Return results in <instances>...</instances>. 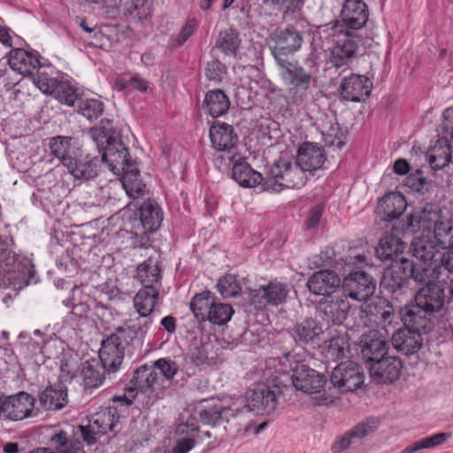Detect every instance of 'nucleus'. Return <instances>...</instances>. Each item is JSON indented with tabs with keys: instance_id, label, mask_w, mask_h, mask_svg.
Masks as SVG:
<instances>
[{
	"instance_id": "nucleus-1",
	"label": "nucleus",
	"mask_w": 453,
	"mask_h": 453,
	"mask_svg": "<svg viewBox=\"0 0 453 453\" xmlns=\"http://www.w3.org/2000/svg\"><path fill=\"white\" fill-rule=\"evenodd\" d=\"M90 136L102 152L101 161L106 163L113 173L119 175L133 167L128 149L115 133L112 120L103 119L99 127L90 130Z\"/></svg>"
},
{
	"instance_id": "nucleus-2",
	"label": "nucleus",
	"mask_w": 453,
	"mask_h": 453,
	"mask_svg": "<svg viewBox=\"0 0 453 453\" xmlns=\"http://www.w3.org/2000/svg\"><path fill=\"white\" fill-rule=\"evenodd\" d=\"M421 229L432 236L441 251L453 247V221L440 220V215L436 211L424 209L409 216L406 231L418 233Z\"/></svg>"
},
{
	"instance_id": "nucleus-3",
	"label": "nucleus",
	"mask_w": 453,
	"mask_h": 453,
	"mask_svg": "<svg viewBox=\"0 0 453 453\" xmlns=\"http://www.w3.org/2000/svg\"><path fill=\"white\" fill-rule=\"evenodd\" d=\"M283 83L288 87V92L296 102L303 101L315 83L314 75L318 64L313 57L305 59L304 66L286 61L277 64Z\"/></svg>"
},
{
	"instance_id": "nucleus-4",
	"label": "nucleus",
	"mask_w": 453,
	"mask_h": 453,
	"mask_svg": "<svg viewBox=\"0 0 453 453\" xmlns=\"http://www.w3.org/2000/svg\"><path fill=\"white\" fill-rule=\"evenodd\" d=\"M307 176L297 164L281 157L269 168L263 183L264 191L280 192L283 188H299L305 185Z\"/></svg>"
},
{
	"instance_id": "nucleus-5",
	"label": "nucleus",
	"mask_w": 453,
	"mask_h": 453,
	"mask_svg": "<svg viewBox=\"0 0 453 453\" xmlns=\"http://www.w3.org/2000/svg\"><path fill=\"white\" fill-rule=\"evenodd\" d=\"M430 268L413 265V262L401 257L391 263L384 272L381 286L395 296V299L401 298L407 292L408 279L412 277L415 281H425Z\"/></svg>"
},
{
	"instance_id": "nucleus-6",
	"label": "nucleus",
	"mask_w": 453,
	"mask_h": 453,
	"mask_svg": "<svg viewBox=\"0 0 453 453\" xmlns=\"http://www.w3.org/2000/svg\"><path fill=\"white\" fill-rule=\"evenodd\" d=\"M34 265L30 258L12 251L0 255V288L20 290L33 279Z\"/></svg>"
},
{
	"instance_id": "nucleus-7",
	"label": "nucleus",
	"mask_w": 453,
	"mask_h": 453,
	"mask_svg": "<svg viewBox=\"0 0 453 453\" xmlns=\"http://www.w3.org/2000/svg\"><path fill=\"white\" fill-rule=\"evenodd\" d=\"M291 380L297 390L316 395L314 401L317 405H326L331 402L329 396L323 391L326 379L317 371L304 365H298L292 370Z\"/></svg>"
},
{
	"instance_id": "nucleus-8",
	"label": "nucleus",
	"mask_w": 453,
	"mask_h": 453,
	"mask_svg": "<svg viewBox=\"0 0 453 453\" xmlns=\"http://www.w3.org/2000/svg\"><path fill=\"white\" fill-rule=\"evenodd\" d=\"M158 295V290L154 286H146L134 296L133 303L137 316L129 319L127 326L135 334H145L152 324L150 314L155 309Z\"/></svg>"
},
{
	"instance_id": "nucleus-9",
	"label": "nucleus",
	"mask_w": 453,
	"mask_h": 453,
	"mask_svg": "<svg viewBox=\"0 0 453 453\" xmlns=\"http://www.w3.org/2000/svg\"><path fill=\"white\" fill-rule=\"evenodd\" d=\"M416 235L411 242L413 256L419 260L420 264H414L413 265H418L420 267L430 268V271L426 276V280L429 277H438V257L441 253V250L437 247L432 239L426 233L421 229L418 233H414Z\"/></svg>"
},
{
	"instance_id": "nucleus-10",
	"label": "nucleus",
	"mask_w": 453,
	"mask_h": 453,
	"mask_svg": "<svg viewBox=\"0 0 453 453\" xmlns=\"http://www.w3.org/2000/svg\"><path fill=\"white\" fill-rule=\"evenodd\" d=\"M270 50L277 64L288 61L287 58L298 51L303 44L301 33L294 27L276 29L270 36Z\"/></svg>"
},
{
	"instance_id": "nucleus-11",
	"label": "nucleus",
	"mask_w": 453,
	"mask_h": 453,
	"mask_svg": "<svg viewBox=\"0 0 453 453\" xmlns=\"http://www.w3.org/2000/svg\"><path fill=\"white\" fill-rule=\"evenodd\" d=\"M342 288L345 297L365 302L374 294L376 282L368 273L357 271L343 279Z\"/></svg>"
},
{
	"instance_id": "nucleus-12",
	"label": "nucleus",
	"mask_w": 453,
	"mask_h": 453,
	"mask_svg": "<svg viewBox=\"0 0 453 453\" xmlns=\"http://www.w3.org/2000/svg\"><path fill=\"white\" fill-rule=\"evenodd\" d=\"M119 418L113 407L96 413L88 425L80 426L83 440L88 445L95 444L102 435L114 429Z\"/></svg>"
},
{
	"instance_id": "nucleus-13",
	"label": "nucleus",
	"mask_w": 453,
	"mask_h": 453,
	"mask_svg": "<svg viewBox=\"0 0 453 453\" xmlns=\"http://www.w3.org/2000/svg\"><path fill=\"white\" fill-rule=\"evenodd\" d=\"M389 329L385 326L363 333L359 351L365 364L386 354L388 347Z\"/></svg>"
},
{
	"instance_id": "nucleus-14",
	"label": "nucleus",
	"mask_w": 453,
	"mask_h": 453,
	"mask_svg": "<svg viewBox=\"0 0 453 453\" xmlns=\"http://www.w3.org/2000/svg\"><path fill=\"white\" fill-rule=\"evenodd\" d=\"M277 406V397L274 390L265 384H259L250 388L246 393V412L255 415L270 414Z\"/></svg>"
},
{
	"instance_id": "nucleus-15",
	"label": "nucleus",
	"mask_w": 453,
	"mask_h": 453,
	"mask_svg": "<svg viewBox=\"0 0 453 453\" xmlns=\"http://www.w3.org/2000/svg\"><path fill=\"white\" fill-rule=\"evenodd\" d=\"M330 380L342 392L354 391L363 385L364 374L356 363L346 361L334 368Z\"/></svg>"
},
{
	"instance_id": "nucleus-16",
	"label": "nucleus",
	"mask_w": 453,
	"mask_h": 453,
	"mask_svg": "<svg viewBox=\"0 0 453 453\" xmlns=\"http://www.w3.org/2000/svg\"><path fill=\"white\" fill-rule=\"evenodd\" d=\"M372 380L378 383H391L401 376L403 365L395 357H385L375 358L366 363Z\"/></svg>"
},
{
	"instance_id": "nucleus-17",
	"label": "nucleus",
	"mask_w": 453,
	"mask_h": 453,
	"mask_svg": "<svg viewBox=\"0 0 453 453\" xmlns=\"http://www.w3.org/2000/svg\"><path fill=\"white\" fill-rule=\"evenodd\" d=\"M4 415L10 420L19 421L37 417L39 413L35 410V398L22 391L4 401Z\"/></svg>"
},
{
	"instance_id": "nucleus-18",
	"label": "nucleus",
	"mask_w": 453,
	"mask_h": 453,
	"mask_svg": "<svg viewBox=\"0 0 453 453\" xmlns=\"http://www.w3.org/2000/svg\"><path fill=\"white\" fill-rule=\"evenodd\" d=\"M197 413L203 425L211 426H219L225 420L229 422L230 418L245 414L243 411H239L237 408H226L216 400L203 401L197 407Z\"/></svg>"
},
{
	"instance_id": "nucleus-19",
	"label": "nucleus",
	"mask_w": 453,
	"mask_h": 453,
	"mask_svg": "<svg viewBox=\"0 0 453 453\" xmlns=\"http://www.w3.org/2000/svg\"><path fill=\"white\" fill-rule=\"evenodd\" d=\"M125 352V343L118 334H111L103 341L99 350V358L104 370L115 372L120 367Z\"/></svg>"
},
{
	"instance_id": "nucleus-20",
	"label": "nucleus",
	"mask_w": 453,
	"mask_h": 453,
	"mask_svg": "<svg viewBox=\"0 0 453 453\" xmlns=\"http://www.w3.org/2000/svg\"><path fill=\"white\" fill-rule=\"evenodd\" d=\"M372 91V82L365 75L352 74L344 77L341 83V95L343 99L360 102L367 98Z\"/></svg>"
},
{
	"instance_id": "nucleus-21",
	"label": "nucleus",
	"mask_w": 453,
	"mask_h": 453,
	"mask_svg": "<svg viewBox=\"0 0 453 453\" xmlns=\"http://www.w3.org/2000/svg\"><path fill=\"white\" fill-rule=\"evenodd\" d=\"M444 301V289L439 284L429 280L415 294V303L432 314L442 309Z\"/></svg>"
},
{
	"instance_id": "nucleus-22",
	"label": "nucleus",
	"mask_w": 453,
	"mask_h": 453,
	"mask_svg": "<svg viewBox=\"0 0 453 453\" xmlns=\"http://www.w3.org/2000/svg\"><path fill=\"white\" fill-rule=\"evenodd\" d=\"M98 166L99 160L96 157L84 154L80 150L65 168L74 179L88 180L97 175Z\"/></svg>"
},
{
	"instance_id": "nucleus-23",
	"label": "nucleus",
	"mask_w": 453,
	"mask_h": 453,
	"mask_svg": "<svg viewBox=\"0 0 453 453\" xmlns=\"http://www.w3.org/2000/svg\"><path fill=\"white\" fill-rule=\"evenodd\" d=\"M98 4L108 14L115 13L123 6L125 15L133 20L147 19L150 14L145 0H100Z\"/></svg>"
},
{
	"instance_id": "nucleus-24",
	"label": "nucleus",
	"mask_w": 453,
	"mask_h": 453,
	"mask_svg": "<svg viewBox=\"0 0 453 453\" xmlns=\"http://www.w3.org/2000/svg\"><path fill=\"white\" fill-rule=\"evenodd\" d=\"M162 220L163 212L155 201L147 200L141 205L139 224L143 229V234L141 235L139 247H147L143 242V241H148L146 234L156 231L160 226Z\"/></svg>"
},
{
	"instance_id": "nucleus-25",
	"label": "nucleus",
	"mask_w": 453,
	"mask_h": 453,
	"mask_svg": "<svg viewBox=\"0 0 453 453\" xmlns=\"http://www.w3.org/2000/svg\"><path fill=\"white\" fill-rule=\"evenodd\" d=\"M334 43V46L330 49L329 60L335 67L348 64L353 58L358 48V41L352 33L342 35Z\"/></svg>"
},
{
	"instance_id": "nucleus-26",
	"label": "nucleus",
	"mask_w": 453,
	"mask_h": 453,
	"mask_svg": "<svg viewBox=\"0 0 453 453\" xmlns=\"http://www.w3.org/2000/svg\"><path fill=\"white\" fill-rule=\"evenodd\" d=\"M433 314L418 303L408 305L402 311V321L406 327L425 334L433 327Z\"/></svg>"
},
{
	"instance_id": "nucleus-27",
	"label": "nucleus",
	"mask_w": 453,
	"mask_h": 453,
	"mask_svg": "<svg viewBox=\"0 0 453 453\" xmlns=\"http://www.w3.org/2000/svg\"><path fill=\"white\" fill-rule=\"evenodd\" d=\"M326 160L323 148L312 142L303 143L297 150L296 161L304 172L321 169Z\"/></svg>"
},
{
	"instance_id": "nucleus-28",
	"label": "nucleus",
	"mask_w": 453,
	"mask_h": 453,
	"mask_svg": "<svg viewBox=\"0 0 453 453\" xmlns=\"http://www.w3.org/2000/svg\"><path fill=\"white\" fill-rule=\"evenodd\" d=\"M10 67L23 76H30L40 67L39 55L23 49H13L8 54Z\"/></svg>"
},
{
	"instance_id": "nucleus-29",
	"label": "nucleus",
	"mask_w": 453,
	"mask_h": 453,
	"mask_svg": "<svg viewBox=\"0 0 453 453\" xmlns=\"http://www.w3.org/2000/svg\"><path fill=\"white\" fill-rule=\"evenodd\" d=\"M340 277L331 270L314 273L307 281L309 290L316 296H329L339 288Z\"/></svg>"
},
{
	"instance_id": "nucleus-30",
	"label": "nucleus",
	"mask_w": 453,
	"mask_h": 453,
	"mask_svg": "<svg viewBox=\"0 0 453 453\" xmlns=\"http://www.w3.org/2000/svg\"><path fill=\"white\" fill-rule=\"evenodd\" d=\"M349 303L344 296H326L319 301L318 311L323 314L326 320L334 324H341L347 317Z\"/></svg>"
},
{
	"instance_id": "nucleus-31",
	"label": "nucleus",
	"mask_w": 453,
	"mask_h": 453,
	"mask_svg": "<svg viewBox=\"0 0 453 453\" xmlns=\"http://www.w3.org/2000/svg\"><path fill=\"white\" fill-rule=\"evenodd\" d=\"M342 21L351 29L363 27L368 19L367 6L362 0H346L342 7Z\"/></svg>"
},
{
	"instance_id": "nucleus-32",
	"label": "nucleus",
	"mask_w": 453,
	"mask_h": 453,
	"mask_svg": "<svg viewBox=\"0 0 453 453\" xmlns=\"http://www.w3.org/2000/svg\"><path fill=\"white\" fill-rule=\"evenodd\" d=\"M421 334V333L405 326L393 333L391 342L397 351L405 355H411L418 352L422 346Z\"/></svg>"
},
{
	"instance_id": "nucleus-33",
	"label": "nucleus",
	"mask_w": 453,
	"mask_h": 453,
	"mask_svg": "<svg viewBox=\"0 0 453 453\" xmlns=\"http://www.w3.org/2000/svg\"><path fill=\"white\" fill-rule=\"evenodd\" d=\"M240 160L241 158L235 160V157H230V161L233 163V179L242 187L255 188L260 186L263 190V183L265 178L259 172L252 169L247 162Z\"/></svg>"
},
{
	"instance_id": "nucleus-34",
	"label": "nucleus",
	"mask_w": 453,
	"mask_h": 453,
	"mask_svg": "<svg viewBox=\"0 0 453 453\" xmlns=\"http://www.w3.org/2000/svg\"><path fill=\"white\" fill-rule=\"evenodd\" d=\"M210 138L214 149L227 151L235 145L238 136L231 125L216 121L210 128Z\"/></svg>"
},
{
	"instance_id": "nucleus-35",
	"label": "nucleus",
	"mask_w": 453,
	"mask_h": 453,
	"mask_svg": "<svg viewBox=\"0 0 453 453\" xmlns=\"http://www.w3.org/2000/svg\"><path fill=\"white\" fill-rule=\"evenodd\" d=\"M406 205L403 196L392 192L379 201L376 212L382 220L389 221L399 218L406 210Z\"/></svg>"
},
{
	"instance_id": "nucleus-36",
	"label": "nucleus",
	"mask_w": 453,
	"mask_h": 453,
	"mask_svg": "<svg viewBox=\"0 0 453 453\" xmlns=\"http://www.w3.org/2000/svg\"><path fill=\"white\" fill-rule=\"evenodd\" d=\"M68 403L66 387L57 382L46 388L39 395V403L45 411H58Z\"/></svg>"
},
{
	"instance_id": "nucleus-37",
	"label": "nucleus",
	"mask_w": 453,
	"mask_h": 453,
	"mask_svg": "<svg viewBox=\"0 0 453 453\" xmlns=\"http://www.w3.org/2000/svg\"><path fill=\"white\" fill-rule=\"evenodd\" d=\"M31 453H85L81 443L67 436L66 433H56L50 440V448H39Z\"/></svg>"
},
{
	"instance_id": "nucleus-38",
	"label": "nucleus",
	"mask_w": 453,
	"mask_h": 453,
	"mask_svg": "<svg viewBox=\"0 0 453 453\" xmlns=\"http://www.w3.org/2000/svg\"><path fill=\"white\" fill-rule=\"evenodd\" d=\"M49 148L51 155L57 157L66 167L80 148L70 136L58 135L50 139Z\"/></svg>"
},
{
	"instance_id": "nucleus-39",
	"label": "nucleus",
	"mask_w": 453,
	"mask_h": 453,
	"mask_svg": "<svg viewBox=\"0 0 453 453\" xmlns=\"http://www.w3.org/2000/svg\"><path fill=\"white\" fill-rule=\"evenodd\" d=\"M321 324L313 319H305L295 325L292 334L296 342L303 344L314 343L323 334Z\"/></svg>"
},
{
	"instance_id": "nucleus-40",
	"label": "nucleus",
	"mask_w": 453,
	"mask_h": 453,
	"mask_svg": "<svg viewBox=\"0 0 453 453\" xmlns=\"http://www.w3.org/2000/svg\"><path fill=\"white\" fill-rule=\"evenodd\" d=\"M405 250V244L400 238L394 234L384 236L376 248L377 257L382 261L400 260V257Z\"/></svg>"
},
{
	"instance_id": "nucleus-41",
	"label": "nucleus",
	"mask_w": 453,
	"mask_h": 453,
	"mask_svg": "<svg viewBox=\"0 0 453 453\" xmlns=\"http://www.w3.org/2000/svg\"><path fill=\"white\" fill-rule=\"evenodd\" d=\"M230 102L227 96L220 89L210 90L205 94L203 109L212 118H218L227 111Z\"/></svg>"
},
{
	"instance_id": "nucleus-42",
	"label": "nucleus",
	"mask_w": 453,
	"mask_h": 453,
	"mask_svg": "<svg viewBox=\"0 0 453 453\" xmlns=\"http://www.w3.org/2000/svg\"><path fill=\"white\" fill-rule=\"evenodd\" d=\"M452 154L449 142L442 137L429 149L427 160L432 169L441 170L450 163Z\"/></svg>"
},
{
	"instance_id": "nucleus-43",
	"label": "nucleus",
	"mask_w": 453,
	"mask_h": 453,
	"mask_svg": "<svg viewBox=\"0 0 453 453\" xmlns=\"http://www.w3.org/2000/svg\"><path fill=\"white\" fill-rule=\"evenodd\" d=\"M376 429V425H371L370 423H361L356 426L353 429L349 430L344 435L337 438L332 446L334 453H340L345 450L355 439H361L373 430Z\"/></svg>"
},
{
	"instance_id": "nucleus-44",
	"label": "nucleus",
	"mask_w": 453,
	"mask_h": 453,
	"mask_svg": "<svg viewBox=\"0 0 453 453\" xmlns=\"http://www.w3.org/2000/svg\"><path fill=\"white\" fill-rule=\"evenodd\" d=\"M158 380V372L155 367L142 365L134 372L131 384L136 390L145 392L151 389Z\"/></svg>"
},
{
	"instance_id": "nucleus-45",
	"label": "nucleus",
	"mask_w": 453,
	"mask_h": 453,
	"mask_svg": "<svg viewBox=\"0 0 453 453\" xmlns=\"http://www.w3.org/2000/svg\"><path fill=\"white\" fill-rule=\"evenodd\" d=\"M256 292V296L264 298L266 303L278 305L286 300L288 289L287 285L281 282H270Z\"/></svg>"
},
{
	"instance_id": "nucleus-46",
	"label": "nucleus",
	"mask_w": 453,
	"mask_h": 453,
	"mask_svg": "<svg viewBox=\"0 0 453 453\" xmlns=\"http://www.w3.org/2000/svg\"><path fill=\"white\" fill-rule=\"evenodd\" d=\"M135 276L143 287L153 286L154 283L158 282L161 274L157 261L152 257H148L137 266Z\"/></svg>"
},
{
	"instance_id": "nucleus-47",
	"label": "nucleus",
	"mask_w": 453,
	"mask_h": 453,
	"mask_svg": "<svg viewBox=\"0 0 453 453\" xmlns=\"http://www.w3.org/2000/svg\"><path fill=\"white\" fill-rule=\"evenodd\" d=\"M198 431V427L193 423L180 424L177 427V434H187L186 436L177 440L174 447L173 448V453H188L196 446V436Z\"/></svg>"
},
{
	"instance_id": "nucleus-48",
	"label": "nucleus",
	"mask_w": 453,
	"mask_h": 453,
	"mask_svg": "<svg viewBox=\"0 0 453 453\" xmlns=\"http://www.w3.org/2000/svg\"><path fill=\"white\" fill-rule=\"evenodd\" d=\"M239 33L234 28H227L221 31L216 42V47L225 55L234 57L241 45Z\"/></svg>"
},
{
	"instance_id": "nucleus-49",
	"label": "nucleus",
	"mask_w": 453,
	"mask_h": 453,
	"mask_svg": "<svg viewBox=\"0 0 453 453\" xmlns=\"http://www.w3.org/2000/svg\"><path fill=\"white\" fill-rule=\"evenodd\" d=\"M121 174L122 186L129 197L135 198L143 195L145 184L140 179L138 169L133 166Z\"/></svg>"
},
{
	"instance_id": "nucleus-50",
	"label": "nucleus",
	"mask_w": 453,
	"mask_h": 453,
	"mask_svg": "<svg viewBox=\"0 0 453 453\" xmlns=\"http://www.w3.org/2000/svg\"><path fill=\"white\" fill-rule=\"evenodd\" d=\"M349 349V343L345 334L337 335L324 342L322 352L330 360L343 358Z\"/></svg>"
},
{
	"instance_id": "nucleus-51",
	"label": "nucleus",
	"mask_w": 453,
	"mask_h": 453,
	"mask_svg": "<svg viewBox=\"0 0 453 453\" xmlns=\"http://www.w3.org/2000/svg\"><path fill=\"white\" fill-rule=\"evenodd\" d=\"M188 358L192 364L200 369L215 364V355L212 345L211 343H202L195 347L190 350Z\"/></svg>"
},
{
	"instance_id": "nucleus-52",
	"label": "nucleus",
	"mask_w": 453,
	"mask_h": 453,
	"mask_svg": "<svg viewBox=\"0 0 453 453\" xmlns=\"http://www.w3.org/2000/svg\"><path fill=\"white\" fill-rule=\"evenodd\" d=\"M215 303V297L208 291L196 294L190 302V309L194 315L203 321L206 320L211 307Z\"/></svg>"
},
{
	"instance_id": "nucleus-53",
	"label": "nucleus",
	"mask_w": 453,
	"mask_h": 453,
	"mask_svg": "<svg viewBox=\"0 0 453 453\" xmlns=\"http://www.w3.org/2000/svg\"><path fill=\"white\" fill-rule=\"evenodd\" d=\"M77 109L89 121H94L103 114L104 104L97 98H81L78 100Z\"/></svg>"
},
{
	"instance_id": "nucleus-54",
	"label": "nucleus",
	"mask_w": 453,
	"mask_h": 453,
	"mask_svg": "<svg viewBox=\"0 0 453 453\" xmlns=\"http://www.w3.org/2000/svg\"><path fill=\"white\" fill-rule=\"evenodd\" d=\"M234 312V311L231 305L217 303L215 301L212 307H211L208 316H206V320H209L212 324L221 326L230 320Z\"/></svg>"
},
{
	"instance_id": "nucleus-55",
	"label": "nucleus",
	"mask_w": 453,
	"mask_h": 453,
	"mask_svg": "<svg viewBox=\"0 0 453 453\" xmlns=\"http://www.w3.org/2000/svg\"><path fill=\"white\" fill-rule=\"evenodd\" d=\"M349 33L346 30L343 22L339 20H334L318 27V34L320 38L325 41H332L333 42H335L342 35H347Z\"/></svg>"
},
{
	"instance_id": "nucleus-56",
	"label": "nucleus",
	"mask_w": 453,
	"mask_h": 453,
	"mask_svg": "<svg viewBox=\"0 0 453 453\" xmlns=\"http://www.w3.org/2000/svg\"><path fill=\"white\" fill-rule=\"evenodd\" d=\"M51 96L67 106H73L78 99L76 89L68 81H58Z\"/></svg>"
},
{
	"instance_id": "nucleus-57",
	"label": "nucleus",
	"mask_w": 453,
	"mask_h": 453,
	"mask_svg": "<svg viewBox=\"0 0 453 453\" xmlns=\"http://www.w3.org/2000/svg\"><path fill=\"white\" fill-rule=\"evenodd\" d=\"M217 288L225 298L234 297L242 291L240 281L234 274H226L221 277L218 281Z\"/></svg>"
},
{
	"instance_id": "nucleus-58",
	"label": "nucleus",
	"mask_w": 453,
	"mask_h": 453,
	"mask_svg": "<svg viewBox=\"0 0 453 453\" xmlns=\"http://www.w3.org/2000/svg\"><path fill=\"white\" fill-rule=\"evenodd\" d=\"M94 367L92 365H87L82 369V376L84 379V383L86 388H97L101 386L104 380V370L103 366Z\"/></svg>"
},
{
	"instance_id": "nucleus-59",
	"label": "nucleus",
	"mask_w": 453,
	"mask_h": 453,
	"mask_svg": "<svg viewBox=\"0 0 453 453\" xmlns=\"http://www.w3.org/2000/svg\"><path fill=\"white\" fill-rule=\"evenodd\" d=\"M323 140L326 145L341 149L344 144L345 135L337 123L332 124L322 131Z\"/></svg>"
},
{
	"instance_id": "nucleus-60",
	"label": "nucleus",
	"mask_w": 453,
	"mask_h": 453,
	"mask_svg": "<svg viewBox=\"0 0 453 453\" xmlns=\"http://www.w3.org/2000/svg\"><path fill=\"white\" fill-rule=\"evenodd\" d=\"M33 82L42 93L51 96L58 80L44 72H39L35 77H33Z\"/></svg>"
},
{
	"instance_id": "nucleus-61",
	"label": "nucleus",
	"mask_w": 453,
	"mask_h": 453,
	"mask_svg": "<svg viewBox=\"0 0 453 453\" xmlns=\"http://www.w3.org/2000/svg\"><path fill=\"white\" fill-rule=\"evenodd\" d=\"M263 4L273 10L294 12L299 9L300 0H262Z\"/></svg>"
},
{
	"instance_id": "nucleus-62",
	"label": "nucleus",
	"mask_w": 453,
	"mask_h": 453,
	"mask_svg": "<svg viewBox=\"0 0 453 453\" xmlns=\"http://www.w3.org/2000/svg\"><path fill=\"white\" fill-rule=\"evenodd\" d=\"M154 367L157 371H159L158 373L160 372L168 380L173 379L178 372V365L176 363L165 358L157 360Z\"/></svg>"
},
{
	"instance_id": "nucleus-63",
	"label": "nucleus",
	"mask_w": 453,
	"mask_h": 453,
	"mask_svg": "<svg viewBox=\"0 0 453 453\" xmlns=\"http://www.w3.org/2000/svg\"><path fill=\"white\" fill-rule=\"evenodd\" d=\"M196 22L195 19H190L180 29L179 35L172 38L173 46L182 45L194 33Z\"/></svg>"
},
{
	"instance_id": "nucleus-64",
	"label": "nucleus",
	"mask_w": 453,
	"mask_h": 453,
	"mask_svg": "<svg viewBox=\"0 0 453 453\" xmlns=\"http://www.w3.org/2000/svg\"><path fill=\"white\" fill-rule=\"evenodd\" d=\"M438 259V270L443 266L453 275V247L441 251Z\"/></svg>"
}]
</instances>
